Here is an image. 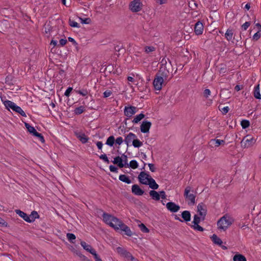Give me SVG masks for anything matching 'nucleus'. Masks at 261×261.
I'll return each mask as SVG.
<instances>
[{
  "instance_id": "1",
  "label": "nucleus",
  "mask_w": 261,
  "mask_h": 261,
  "mask_svg": "<svg viewBox=\"0 0 261 261\" xmlns=\"http://www.w3.org/2000/svg\"><path fill=\"white\" fill-rule=\"evenodd\" d=\"M160 73H162L164 77H168L170 72L172 71L171 61L168 59L163 58L161 61Z\"/></svg>"
},
{
  "instance_id": "2",
  "label": "nucleus",
  "mask_w": 261,
  "mask_h": 261,
  "mask_svg": "<svg viewBox=\"0 0 261 261\" xmlns=\"http://www.w3.org/2000/svg\"><path fill=\"white\" fill-rule=\"evenodd\" d=\"M233 222V219L229 216L225 215L221 217L217 222L218 228L226 230Z\"/></svg>"
},
{
  "instance_id": "3",
  "label": "nucleus",
  "mask_w": 261,
  "mask_h": 261,
  "mask_svg": "<svg viewBox=\"0 0 261 261\" xmlns=\"http://www.w3.org/2000/svg\"><path fill=\"white\" fill-rule=\"evenodd\" d=\"M167 78L168 77H164L162 73H160L159 71V73L155 75L153 82L154 89L156 90H160L162 89L164 81L167 80Z\"/></svg>"
},
{
  "instance_id": "4",
  "label": "nucleus",
  "mask_w": 261,
  "mask_h": 261,
  "mask_svg": "<svg viewBox=\"0 0 261 261\" xmlns=\"http://www.w3.org/2000/svg\"><path fill=\"white\" fill-rule=\"evenodd\" d=\"M113 163L114 164H117L118 167L120 168L125 167H128V164L127 163V157L124 154H123L120 157L119 156H116L114 159Z\"/></svg>"
},
{
  "instance_id": "5",
  "label": "nucleus",
  "mask_w": 261,
  "mask_h": 261,
  "mask_svg": "<svg viewBox=\"0 0 261 261\" xmlns=\"http://www.w3.org/2000/svg\"><path fill=\"white\" fill-rule=\"evenodd\" d=\"M191 190L192 188L191 187H187L185 190L184 195L186 199L190 201V202H188V204L193 205L195 203V196L193 194V190H192V193H190Z\"/></svg>"
},
{
  "instance_id": "6",
  "label": "nucleus",
  "mask_w": 261,
  "mask_h": 261,
  "mask_svg": "<svg viewBox=\"0 0 261 261\" xmlns=\"http://www.w3.org/2000/svg\"><path fill=\"white\" fill-rule=\"evenodd\" d=\"M142 4L140 0H133L129 5V9L133 12H138L142 9Z\"/></svg>"
},
{
  "instance_id": "7",
  "label": "nucleus",
  "mask_w": 261,
  "mask_h": 261,
  "mask_svg": "<svg viewBox=\"0 0 261 261\" xmlns=\"http://www.w3.org/2000/svg\"><path fill=\"white\" fill-rule=\"evenodd\" d=\"M197 212L198 215L201 217V220L203 221L207 214V210L206 206L203 203L198 204Z\"/></svg>"
},
{
  "instance_id": "8",
  "label": "nucleus",
  "mask_w": 261,
  "mask_h": 261,
  "mask_svg": "<svg viewBox=\"0 0 261 261\" xmlns=\"http://www.w3.org/2000/svg\"><path fill=\"white\" fill-rule=\"evenodd\" d=\"M151 177L149 174L146 173L144 171H142L140 173L138 176V179L140 183L143 185H147V182L149 181V179Z\"/></svg>"
},
{
  "instance_id": "9",
  "label": "nucleus",
  "mask_w": 261,
  "mask_h": 261,
  "mask_svg": "<svg viewBox=\"0 0 261 261\" xmlns=\"http://www.w3.org/2000/svg\"><path fill=\"white\" fill-rule=\"evenodd\" d=\"M137 112V108L134 106L125 107L124 109V115L127 117H131Z\"/></svg>"
},
{
  "instance_id": "10",
  "label": "nucleus",
  "mask_w": 261,
  "mask_h": 261,
  "mask_svg": "<svg viewBox=\"0 0 261 261\" xmlns=\"http://www.w3.org/2000/svg\"><path fill=\"white\" fill-rule=\"evenodd\" d=\"M123 224V223L121 220L114 217L110 226L114 228L115 230H119L120 229Z\"/></svg>"
},
{
  "instance_id": "11",
  "label": "nucleus",
  "mask_w": 261,
  "mask_h": 261,
  "mask_svg": "<svg viewBox=\"0 0 261 261\" xmlns=\"http://www.w3.org/2000/svg\"><path fill=\"white\" fill-rule=\"evenodd\" d=\"M137 137V136L135 134L129 133L125 136L124 141L126 145L128 146L133 143L134 140H135Z\"/></svg>"
},
{
  "instance_id": "12",
  "label": "nucleus",
  "mask_w": 261,
  "mask_h": 261,
  "mask_svg": "<svg viewBox=\"0 0 261 261\" xmlns=\"http://www.w3.org/2000/svg\"><path fill=\"white\" fill-rule=\"evenodd\" d=\"M151 126V123L150 121H143L140 126L141 132L143 133H148Z\"/></svg>"
},
{
  "instance_id": "13",
  "label": "nucleus",
  "mask_w": 261,
  "mask_h": 261,
  "mask_svg": "<svg viewBox=\"0 0 261 261\" xmlns=\"http://www.w3.org/2000/svg\"><path fill=\"white\" fill-rule=\"evenodd\" d=\"M211 239H212L213 242L215 244H216V245L221 247V248L223 249L226 250L227 249V248L225 246L222 245V244H223L222 241L216 234H213V236L211 237Z\"/></svg>"
},
{
  "instance_id": "14",
  "label": "nucleus",
  "mask_w": 261,
  "mask_h": 261,
  "mask_svg": "<svg viewBox=\"0 0 261 261\" xmlns=\"http://www.w3.org/2000/svg\"><path fill=\"white\" fill-rule=\"evenodd\" d=\"M167 208L171 212L175 213L180 209V206L173 202H169L166 204Z\"/></svg>"
},
{
  "instance_id": "15",
  "label": "nucleus",
  "mask_w": 261,
  "mask_h": 261,
  "mask_svg": "<svg viewBox=\"0 0 261 261\" xmlns=\"http://www.w3.org/2000/svg\"><path fill=\"white\" fill-rule=\"evenodd\" d=\"M203 31V23L200 21H197L194 27V32L197 35H201Z\"/></svg>"
},
{
  "instance_id": "16",
  "label": "nucleus",
  "mask_w": 261,
  "mask_h": 261,
  "mask_svg": "<svg viewBox=\"0 0 261 261\" xmlns=\"http://www.w3.org/2000/svg\"><path fill=\"white\" fill-rule=\"evenodd\" d=\"M132 191L133 193L137 196H141L144 193V191L141 189L138 185H134L132 186Z\"/></svg>"
},
{
  "instance_id": "17",
  "label": "nucleus",
  "mask_w": 261,
  "mask_h": 261,
  "mask_svg": "<svg viewBox=\"0 0 261 261\" xmlns=\"http://www.w3.org/2000/svg\"><path fill=\"white\" fill-rule=\"evenodd\" d=\"M4 104L7 109H9L10 108L14 111H15L16 108L18 107L14 102L8 100L5 101Z\"/></svg>"
},
{
  "instance_id": "18",
  "label": "nucleus",
  "mask_w": 261,
  "mask_h": 261,
  "mask_svg": "<svg viewBox=\"0 0 261 261\" xmlns=\"http://www.w3.org/2000/svg\"><path fill=\"white\" fill-rule=\"evenodd\" d=\"M149 185V187L153 190H156L159 188V185L156 183L155 180L152 177L150 178L149 181L147 182V185Z\"/></svg>"
},
{
  "instance_id": "19",
  "label": "nucleus",
  "mask_w": 261,
  "mask_h": 261,
  "mask_svg": "<svg viewBox=\"0 0 261 261\" xmlns=\"http://www.w3.org/2000/svg\"><path fill=\"white\" fill-rule=\"evenodd\" d=\"M120 230L123 231L125 232V234L127 235V236L130 237L132 236V232L130 230L129 227H128L127 225H126L125 224H123L122 226L121 227Z\"/></svg>"
},
{
  "instance_id": "20",
  "label": "nucleus",
  "mask_w": 261,
  "mask_h": 261,
  "mask_svg": "<svg viewBox=\"0 0 261 261\" xmlns=\"http://www.w3.org/2000/svg\"><path fill=\"white\" fill-rule=\"evenodd\" d=\"M15 212L26 222H28V221H30L28 215L24 212L20 211V210H16Z\"/></svg>"
},
{
  "instance_id": "21",
  "label": "nucleus",
  "mask_w": 261,
  "mask_h": 261,
  "mask_svg": "<svg viewBox=\"0 0 261 261\" xmlns=\"http://www.w3.org/2000/svg\"><path fill=\"white\" fill-rule=\"evenodd\" d=\"M28 217L30 219L28 222L31 223L34 222L36 219L39 218V215L36 211H33L30 215H28Z\"/></svg>"
},
{
  "instance_id": "22",
  "label": "nucleus",
  "mask_w": 261,
  "mask_h": 261,
  "mask_svg": "<svg viewBox=\"0 0 261 261\" xmlns=\"http://www.w3.org/2000/svg\"><path fill=\"white\" fill-rule=\"evenodd\" d=\"M81 246L83 247V248L86 250V251H88L90 253L93 252V251H94L95 249L92 248L91 245L87 244L84 241H81Z\"/></svg>"
},
{
  "instance_id": "23",
  "label": "nucleus",
  "mask_w": 261,
  "mask_h": 261,
  "mask_svg": "<svg viewBox=\"0 0 261 261\" xmlns=\"http://www.w3.org/2000/svg\"><path fill=\"white\" fill-rule=\"evenodd\" d=\"M182 218L186 221L189 222L191 220V214L188 211H185L181 213Z\"/></svg>"
},
{
  "instance_id": "24",
  "label": "nucleus",
  "mask_w": 261,
  "mask_h": 261,
  "mask_svg": "<svg viewBox=\"0 0 261 261\" xmlns=\"http://www.w3.org/2000/svg\"><path fill=\"white\" fill-rule=\"evenodd\" d=\"M102 217H103L104 221L107 224L110 225L111 223L112 222V219L114 217L109 214H106V213H103Z\"/></svg>"
},
{
  "instance_id": "25",
  "label": "nucleus",
  "mask_w": 261,
  "mask_h": 261,
  "mask_svg": "<svg viewBox=\"0 0 261 261\" xmlns=\"http://www.w3.org/2000/svg\"><path fill=\"white\" fill-rule=\"evenodd\" d=\"M253 95L256 99H261V95L259 92V84L257 85L254 89Z\"/></svg>"
},
{
  "instance_id": "26",
  "label": "nucleus",
  "mask_w": 261,
  "mask_h": 261,
  "mask_svg": "<svg viewBox=\"0 0 261 261\" xmlns=\"http://www.w3.org/2000/svg\"><path fill=\"white\" fill-rule=\"evenodd\" d=\"M149 195L152 199L155 200H159L160 199V195L158 192L155 190H151L149 192Z\"/></svg>"
},
{
  "instance_id": "27",
  "label": "nucleus",
  "mask_w": 261,
  "mask_h": 261,
  "mask_svg": "<svg viewBox=\"0 0 261 261\" xmlns=\"http://www.w3.org/2000/svg\"><path fill=\"white\" fill-rule=\"evenodd\" d=\"M233 261H247L245 256L241 254H236L233 257Z\"/></svg>"
},
{
  "instance_id": "28",
  "label": "nucleus",
  "mask_w": 261,
  "mask_h": 261,
  "mask_svg": "<svg viewBox=\"0 0 261 261\" xmlns=\"http://www.w3.org/2000/svg\"><path fill=\"white\" fill-rule=\"evenodd\" d=\"M119 179L121 181L126 183L127 184H129L132 182L129 178L124 174H121L120 175H119Z\"/></svg>"
},
{
  "instance_id": "29",
  "label": "nucleus",
  "mask_w": 261,
  "mask_h": 261,
  "mask_svg": "<svg viewBox=\"0 0 261 261\" xmlns=\"http://www.w3.org/2000/svg\"><path fill=\"white\" fill-rule=\"evenodd\" d=\"M210 143L212 145H214L216 147L219 146L221 144L224 143L225 142L224 140H219V139H212L210 141Z\"/></svg>"
},
{
  "instance_id": "30",
  "label": "nucleus",
  "mask_w": 261,
  "mask_h": 261,
  "mask_svg": "<svg viewBox=\"0 0 261 261\" xmlns=\"http://www.w3.org/2000/svg\"><path fill=\"white\" fill-rule=\"evenodd\" d=\"M233 32L232 30L228 29L225 34V37L227 40L230 41L233 38Z\"/></svg>"
},
{
  "instance_id": "31",
  "label": "nucleus",
  "mask_w": 261,
  "mask_h": 261,
  "mask_svg": "<svg viewBox=\"0 0 261 261\" xmlns=\"http://www.w3.org/2000/svg\"><path fill=\"white\" fill-rule=\"evenodd\" d=\"M123 255L127 258L129 261H139L138 259L135 258L130 253L127 251H124Z\"/></svg>"
},
{
  "instance_id": "32",
  "label": "nucleus",
  "mask_w": 261,
  "mask_h": 261,
  "mask_svg": "<svg viewBox=\"0 0 261 261\" xmlns=\"http://www.w3.org/2000/svg\"><path fill=\"white\" fill-rule=\"evenodd\" d=\"M24 125L25 127L27 128L28 131L30 133L32 134L33 135H34V134L37 132L35 128L33 127L30 125L28 123L24 122Z\"/></svg>"
},
{
  "instance_id": "33",
  "label": "nucleus",
  "mask_w": 261,
  "mask_h": 261,
  "mask_svg": "<svg viewBox=\"0 0 261 261\" xmlns=\"http://www.w3.org/2000/svg\"><path fill=\"white\" fill-rule=\"evenodd\" d=\"M74 91L76 93L79 94L83 96H85L88 95L89 93V91L86 89H75Z\"/></svg>"
},
{
  "instance_id": "34",
  "label": "nucleus",
  "mask_w": 261,
  "mask_h": 261,
  "mask_svg": "<svg viewBox=\"0 0 261 261\" xmlns=\"http://www.w3.org/2000/svg\"><path fill=\"white\" fill-rule=\"evenodd\" d=\"M145 117V115L143 113H141L138 115H136L135 117L132 121V122L134 123H138L139 121H140L143 118Z\"/></svg>"
},
{
  "instance_id": "35",
  "label": "nucleus",
  "mask_w": 261,
  "mask_h": 261,
  "mask_svg": "<svg viewBox=\"0 0 261 261\" xmlns=\"http://www.w3.org/2000/svg\"><path fill=\"white\" fill-rule=\"evenodd\" d=\"M78 139L82 143H86L88 142L89 138L87 137L85 134H82L77 136Z\"/></svg>"
},
{
  "instance_id": "36",
  "label": "nucleus",
  "mask_w": 261,
  "mask_h": 261,
  "mask_svg": "<svg viewBox=\"0 0 261 261\" xmlns=\"http://www.w3.org/2000/svg\"><path fill=\"white\" fill-rule=\"evenodd\" d=\"M115 142V138L111 136L107 139L106 144L110 146H113Z\"/></svg>"
},
{
  "instance_id": "37",
  "label": "nucleus",
  "mask_w": 261,
  "mask_h": 261,
  "mask_svg": "<svg viewBox=\"0 0 261 261\" xmlns=\"http://www.w3.org/2000/svg\"><path fill=\"white\" fill-rule=\"evenodd\" d=\"M85 111V107L84 106H80L75 109L74 113L76 115H80L83 113Z\"/></svg>"
},
{
  "instance_id": "38",
  "label": "nucleus",
  "mask_w": 261,
  "mask_h": 261,
  "mask_svg": "<svg viewBox=\"0 0 261 261\" xmlns=\"http://www.w3.org/2000/svg\"><path fill=\"white\" fill-rule=\"evenodd\" d=\"M134 147L139 148L143 145V143L140 141L137 137L134 140L133 143L132 144Z\"/></svg>"
},
{
  "instance_id": "39",
  "label": "nucleus",
  "mask_w": 261,
  "mask_h": 261,
  "mask_svg": "<svg viewBox=\"0 0 261 261\" xmlns=\"http://www.w3.org/2000/svg\"><path fill=\"white\" fill-rule=\"evenodd\" d=\"M66 237H67L68 240L70 242H71L72 243H74L73 241L75 240L76 237L73 233H67L66 234Z\"/></svg>"
},
{
  "instance_id": "40",
  "label": "nucleus",
  "mask_w": 261,
  "mask_h": 261,
  "mask_svg": "<svg viewBox=\"0 0 261 261\" xmlns=\"http://www.w3.org/2000/svg\"><path fill=\"white\" fill-rule=\"evenodd\" d=\"M128 167L135 169L138 167V164L137 161L134 160H132L128 164Z\"/></svg>"
},
{
  "instance_id": "41",
  "label": "nucleus",
  "mask_w": 261,
  "mask_h": 261,
  "mask_svg": "<svg viewBox=\"0 0 261 261\" xmlns=\"http://www.w3.org/2000/svg\"><path fill=\"white\" fill-rule=\"evenodd\" d=\"M201 220V217L198 215H195L194 216V220L192 222L194 225L199 224Z\"/></svg>"
},
{
  "instance_id": "42",
  "label": "nucleus",
  "mask_w": 261,
  "mask_h": 261,
  "mask_svg": "<svg viewBox=\"0 0 261 261\" xmlns=\"http://www.w3.org/2000/svg\"><path fill=\"white\" fill-rule=\"evenodd\" d=\"M243 128H247L250 125V122L247 120H243L241 122Z\"/></svg>"
},
{
  "instance_id": "43",
  "label": "nucleus",
  "mask_w": 261,
  "mask_h": 261,
  "mask_svg": "<svg viewBox=\"0 0 261 261\" xmlns=\"http://www.w3.org/2000/svg\"><path fill=\"white\" fill-rule=\"evenodd\" d=\"M139 227L140 229V230L143 232H144V233H148L149 232V230L148 228H147L146 227V226L143 224V223H141L139 225Z\"/></svg>"
},
{
  "instance_id": "44",
  "label": "nucleus",
  "mask_w": 261,
  "mask_h": 261,
  "mask_svg": "<svg viewBox=\"0 0 261 261\" xmlns=\"http://www.w3.org/2000/svg\"><path fill=\"white\" fill-rule=\"evenodd\" d=\"M15 112L19 113L20 115L23 117H27V115L25 113V112L22 110V109L19 106L16 108Z\"/></svg>"
},
{
  "instance_id": "45",
  "label": "nucleus",
  "mask_w": 261,
  "mask_h": 261,
  "mask_svg": "<svg viewBox=\"0 0 261 261\" xmlns=\"http://www.w3.org/2000/svg\"><path fill=\"white\" fill-rule=\"evenodd\" d=\"M69 23L70 26H71V27H73V28H79L80 27L79 24L77 22H75L74 20H72L71 19H69Z\"/></svg>"
},
{
  "instance_id": "46",
  "label": "nucleus",
  "mask_w": 261,
  "mask_h": 261,
  "mask_svg": "<svg viewBox=\"0 0 261 261\" xmlns=\"http://www.w3.org/2000/svg\"><path fill=\"white\" fill-rule=\"evenodd\" d=\"M34 136L37 137L38 138L39 140L42 142L44 143L45 142V140L44 139L43 136L41 134L38 133L37 132H36L35 134H34Z\"/></svg>"
},
{
  "instance_id": "47",
  "label": "nucleus",
  "mask_w": 261,
  "mask_h": 261,
  "mask_svg": "<svg viewBox=\"0 0 261 261\" xmlns=\"http://www.w3.org/2000/svg\"><path fill=\"white\" fill-rule=\"evenodd\" d=\"M99 158L101 160H102L107 164H109L110 163V161L109 160L106 154H101L100 155H99Z\"/></svg>"
},
{
  "instance_id": "48",
  "label": "nucleus",
  "mask_w": 261,
  "mask_h": 261,
  "mask_svg": "<svg viewBox=\"0 0 261 261\" xmlns=\"http://www.w3.org/2000/svg\"><path fill=\"white\" fill-rule=\"evenodd\" d=\"M253 138H250V139H247L245 140V142H244V147H248L251 143L253 142Z\"/></svg>"
},
{
  "instance_id": "49",
  "label": "nucleus",
  "mask_w": 261,
  "mask_h": 261,
  "mask_svg": "<svg viewBox=\"0 0 261 261\" xmlns=\"http://www.w3.org/2000/svg\"><path fill=\"white\" fill-rule=\"evenodd\" d=\"M12 79L13 77L12 75H9L6 76L5 79V82L6 83L8 84V85H11L12 84Z\"/></svg>"
},
{
  "instance_id": "50",
  "label": "nucleus",
  "mask_w": 261,
  "mask_h": 261,
  "mask_svg": "<svg viewBox=\"0 0 261 261\" xmlns=\"http://www.w3.org/2000/svg\"><path fill=\"white\" fill-rule=\"evenodd\" d=\"M192 227H193L194 229L199 231H203L204 230V228L199 225V224L193 225L192 226Z\"/></svg>"
},
{
  "instance_id": "51",
  "label": "nucleus",
  "mask_w": 261,
  "mask_h": 261,
  "mask_svg": "<svg viewBox=\"0 0 261 261\" xmlns=\"http://www.w3.org/2000/svg\"><path fill=\"white\" fill-rule=\"evenodd\" d=\"M80 19L83 24H89L91 21L89 18H82L80 17Z\"/></svg>"
},
{
  "instance_id": "52",
  "label": "nucleus",
  "mask_w": 261,
  "mask_h": 261,
  "mask_svg": "<svg viewBox=\"0 0 261 261\" xmlns=\"http://www.w3.org/2000/svg\"><path fill=\"white\" fill-rule=\"evenodd\" d=\"M261 30L258 31L257 32H256V33H255L254 34V35L253 36V39L255 40V41H257L258 40L259 38L261 36V33H260V31Z\"/></svg>"
},
{
  "instance_id": "53",
  "label": "nucleus",
  "mask_w": 261,
  "mask_h": 261,
  "mask_svg": "<svg viewBox=\"0 0 261 261\" xmlns=\"http://www.w3.org/2000/svg\"><path fill=\"white\" fill-rule=\"evenodd\" d=\"M145 51L146 53L148 54L154 51L155 48L153 46H146Z\"/></svg>"
},
{
  "instance_id": "54",
  "label": "nucleus",
  "mask_w": 261,
  "mask_h": 261,
  "mask_svg": "<svg viewBox=\"0 0 261 261\" xmlns=\"http://www.w3.org/2000/svg\"><path fill=\"white\" fill-rule=\"evenodd\" d=\"M211 91L208 89H206L204 90L203 95L205 98H207L211 94Z\"/></svg>"
},
{
  "instance_id": "55",
  "label": "nucleus",
  "mask_w": 261,
  "mask_h": 261,
  "mask_svg": "<svg viewBox=\"0 0 261 261\" xmlns=\"http://www.w3.org/2000/svg\"><path fill=\"white\" fill-rule=\"evenodd\" d=\"M250 22L249 21H247V22H245L242 25V28L244 30H246L248 28V27L250 26Z\"/></svg>"
},
{
  "instance_id": "56",
  "label": "nucleus",
  "mask_w": 261,
  "mask_h": 261,
  "mask_svg": "<svg viewBox=\"0 0 261 261\" xmlns=\"http://www.w3.org/2000/svg\"><path fill=\"white\" fill-rule=\"evenodd\" d=\"M112 92L110 90H106L103 93V97L107 98L111 96Z\"/></svg>"
},
{
  "instance_id": "57",
  "label": "nucleus",
  "mask_w": 261,
  "mask_h": 261,
  "mask_svg": "<svg viewBox=\"0 0 261 261\" xmlns=\"http://www.w3.org/2000/svg\"><path fill=\"white\" fill-rule=\"evenodd\" d=\"M91 254H92L94 256L95 261H97L98 259H101L100 257L98 256V255L96 253L95 250L94 251H93V252H92Z\"/></svg>"
},
{
  "instance_id": "58",
  "label": "nucleus",
  "mask_w": 261,
  "mask_h": 261,
  "mask_svg": "<svg viewBox=\"0 0 261 261\" xmlns=\"http://www.w3.org/2000/svg\"><path fill=\"white\" fill-rule=\"evenodd\" d=\"M115 142L116 144L118 145H121L123 143V140L121 137H119L117 138V139L115 140Z\"/></svg>"
},
{
  "instance_id": "59",
  "label": "nucleus",
  "mask_w": 261,
  "mask_h": 261,
  "mask_svg": "<svg viewBox=\"0 0 261 261\" xmlns=\"http://www.w3.org/2000/svg\"><path fill=\"white\" fill-rule=\"evenodd\" d=\"M109 168H110V170L111 172H118V168L113 165H110L109 167Z\"/></svg>"
},
{
  "instance_id": "60",
  "label": "nucleus",
  "mask_w": 261,
  "mask_h": 261,
  "mask_svg": "<svg viewBox=\"0 0 261 261\" xmlns=\"http://www.w3.org/2000/svg\"><path fill=\"white\" fill-rule=\"evenodd\" d=\"M72 90V88L71 87L68 88L64 93V95L68 97L69 96Z\"/></svg>"
},
{
  "instance_id": "61",
  "label": "nucleus",
  "mask_w": 261,
  "mask_h": 261,
  "mask_svg": "<svg viewBox=\"0 0 261 261\" xmlns=\"http://www.w3.org/2000/svg\"><path fill=\"white\" fill-rule=\"evenodd\" d=\"M229 110V109L228 107H225L222 108L221 111L223 114H226V113H228Z\"/></svg>"
},
{
  "instance_id": "62",
  "label": "nucleus",
  "mask_w": 261,
  "mask_h": 261,
  "mask_svg": "<svg viewBox=\"0 0 261 261\" xmlns=\"http://www.w3.org/2000/svg\"><path fill=\"white\" fill-rule=\"evenodd\" d=\"M149 169L151 172H155V168L154 165L153 164L149 163L148 164Z\"/></svg>"
},
{
  "instance_id": "63",
  "label": "nucleus",
  "mask_w": 261,
  "mask_h": 261,
  "mask_svg": "<svg viewBox=\"0 0 261 261\" xmlns=\"http://www.w3.org/2000/svg\"><path fill=\"white\" fill-rule=\"evenodd\" d=\"M59 42L60 44L63 46L67 43V40L64 39H61L60 40Z\"/></svg>"
},
{
  "instance_id": "64",
  "label": "nucleus",
  "mask_w": 261,
  "mask_h": 261,
  "mask_svg": "<svg viewBox=\"0 0 261 261\" xmlns=\"http://www.w3.org/2000/svg\"><path fill=\"white\" fill-rule=\"evenodd\" d=\"M96 146L99 149L101 150V149L102 148L103 144H102V142L98 141L96 142Z\"/></svg>"
}]
</instances>
